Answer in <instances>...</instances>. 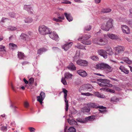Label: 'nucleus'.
I'll return each instance as SVG.
<instances>
[{"label": "nucleus", "mask_w": 132, "mask_h": 132, "mask_svg": "<svg viewBox=\"0 0 132 132\" xmlns=\"http://www.w3.org/2000/svg\"><path fill=\"white\" fill-rule=\"evenodd\" d=\"M91 28L92 27L88 25L85 27L84 30L87 31H89L91 29Z\"/></svg>", "instance_id": "obj_44"}, {"label": "nucleus", "mask_w": 132, "mask_h": 132, "mask_svg": "<svg viewBox=\"0 0 132 132\" xmlns=\"http://www.w3.org/2000/svg\"><path fill=\"white\" fill-rule=\"evenodd\" d=\"M72 44V42L67 43L62 45V47L64 50L66 51L71 47Z\"/></svg>", "instance_id": "obj_11"}, {"label": "nucleus", "mask_w": 132, "mask_h": 132, "mask_svg": "<svg viewBox=\"0 0 132 132\" xmlns=\"http://www.w3.org/2000/svg\"><path fill=\"white\" fill-rule=\"evenodd\" d=\"M111 101H112L117 102L119 101V99L115 96L111 98Z\"/></svg>", "instance_id": "obj_41"}, {"label": "nucleus", "mask_w": 132, "mask_h": 132, "mask_svg": "<svg viewBox=\"0 0 132 132\" xmlns=\"http://www.w3.org/2000/svg\"><path fill=\"white\" fill-rule=\"evenodd\" d=\"M77 73L83 77H85L87 75V73L85 71L82 70H78L77 71Z\"/></svg>", "instance_id": "obj_14"}, {"label": "nucleus", "mask_w": 132, "mask_h": 132, "mask_svg": "<svg viewBox=\"0 0 132 132\" xmlns=\"http://www.w3.org/2000/svg\"><path fill=\"white\" fill-rule=\"evenodd\" d=\"M68 68L70 70H75L76 68L74 65L72 63H70L68 67Z\"/></svg>", "instance_id": "obj_23"}, {"label": "nucleus", "mask_w": 132, "mask_h": 132, "mask_svg": "<svg viewBox=\"0 0 132 132\" xmlns=\"http://www.w3.org/2000/svg\"><path fill=\"white\" fill-rule=\"evenodd\" d=\"M130 15L132 17V9H131L130 10Z\"/></svg>", "instance_id": "obj_64"}, {"label": "nucleus", "mask_w": 132, "mask_h": 132, "mask_svg": "<svg viewBox=\"0 0 132 132\" xmlns=\"http://www.w3.org/2000/svg\"><path fill=\"white\" fill-rule=\"evenodd\" d=\"M49 34V36L50 38L52 39L55 40L56 41H58L59 40V37L58 35L56 34L55 32H51Z\"/></svg>", "instance_id": "obj_7"}, {"label": "nucleus", "mask_w": 132, "mask_h": 132, "mask_svg": "<svg viewBox=\"0 0 132 132\" xmlns=\"http://www.w3.org/2000/svg\"><path fill=\"white\" fill-rule=\"evenodd\" d=\"M104 48L105 49L107 52H110V54H113V52L112 51V49L111 47L109 46H105Z\"/></svg>", "instance_id": "obj_29"}, {"label": "nucleus", "mask_w": 132, "mask_h": 132, "mask_svg": "<svg viewBox=\"0 0 132 132\" xmlns=\"http://www.w3.org/2000/svg\"><path fill=\"white\" fill-rule=\"evenodd\" d=\"M77 121L79 122L80 123H84L85 122V121H83L82 120L79 119H77Z\"/></svg>", "instance_id": "obj_60"}, {"label": "nucleus", "mask_w": 132, "mask_h": 132, "mask_svg": "<svg viewBox=\"0 0 132 132\" xmlns=\"http://www.w3.org/2000/svg\"><path fill=\"white\" fill-rule=\"evenodd\" d=\"M82 94L86 96H89L90 95H92V94H91L88 93H83Z\"/></svg>", "instance_id": "obj_57"}, {"label": "nucleus", "mask_w": 132, "mask_h": 132, "mask_svg": "<svg viewBox=\"0 0 132 132\" xmlns=\"http://www.w3.org/2000/svg\"><path fill=\"white\" fill-rule=\"evenodd\" d=\"M123 60L126 63L128 64H130L132 63V62L129 60L128 59L127 57H125L123 58Z\"/></svg>", "instance_id": "obj_37"}, {"label": "nucleus", "mask_w": 132, "mask_h": 132, "mask_svg": "<svg viewBox=\"0 0 132 132\" xmlns=\"http://www.w3.org/2000/svg\"><path fill=\"white\" fill-rule=\"evenodd\" d=\"M1 130H3L4 132H5L7 130V127L6 126H3L1 128Z\"/></svg>", "instance_id": "obj_53"}, {"label": "nucleus", "mask_w": 132, "mask_h": 132, "mask_svg": "<svg viewBox=\"0 0 132 132\" xmlns=\"http://www.w3.org/2000/svg\"><path fill=\"white\" fill-rule=\"evenodd\" d=\"M58 18L60 19H61L62 20H64V16L63 15L61 16H59L58 17Z\"/></svg>", "instance_id": "obj_63"}, {"label": "nucleus", "mask_w": 132, "mask_h": 132, "mask_svg": "<svg viewBox=\"0 0 132 132\" xmlns=\"http://www.w3.org/2000/svg\"><path fill=\"white\" fill-rule=\"evenodd\" d=\"M9 47L10 49L12 50L15 49L17 48L16 45L12 43H10L9 44Z\"/></svg>", "instance_id": "obj_30"}, {"label": "nucleus", "mask_w": 132, "mask_h": 132, "mask_svg": "<svg viewBox=\"0 0 132 132\" xmlns=\"http://www.w3.org/2000/svg\"><path fill=\"white\" fill-rule=\"evenodd\" d=\"M39 33L44 35L49 34L50 30V29L44 25H42L39 26Z\"/></svg>", "instance_id": "obj_2"}, {"label": "nucleus", "mask_w": 132, "mask_h": 132, "mask_svg": "<svg viewBox=\"0 0 132 132\" xmlns=\"http://www.w3.org/2000/svg\"><path fill=\"white\" fill-rule=\"evenodd\" d=\"M47 50L45 48H41L38 50L37 51V54H40L43 52H45Z\"/></svg>", "instance_id": "obj_33"}, {"label": "nucleus", "mask_w": 132, "mask_h": 132, "mask_svg": "<svg viewBox=\"0 0 132 132\" xmlns=\"http://www.w3.org/2000/svg\"><path fill=\"white\" fill-rule=\"evenodd\" d=\"M5 47L2 45H0V51H5Z\"/></svg>", "instance_id": "obj_49"}, {"label": "nucleus", "mask_w": 132, "mask_h": 132, "mask_svg": "<svg viewBox=\"0 0 132 132\" xmlns=\"http://www.w3.org/2000/svg\"><path fill=\"white\" fill-rule=\"evenodd\" d=\"M34 81V79L32 77L30 78L29 80V84L30 85L33 84Z\"/></svg>", "instance_id": "obj_43"}, {"label": "nucleus", "mask_w": 132, "mask_h": 132, "mask_svg": "<svg viewBox=\"0 0 132 132\" xmlns=\"http://www.w3.org/2000/svg\"><path fill=\"white\" fill-rule=\"evenodd\" d=\"M7 18H3L0 21V23L1 24H2L3 23L5 22V20H7Z\"/></svg>", "instance_id": "obj_45"}, {"label": "nucleus", "mask_w": 132, "mask_h": 132, "mask_svg": "<svg viewBox=\"0 0 132 132\" xmlns=\"http://www.w3.org/2000/svg\"><path fill=\"white\" fill-rule=\"evenodd\" d=\"M20 36L22 38L27 40H30L31 38L30 36H29L28 35L25 34L24 33L22 34Z\"/></svg>", "instance_id": "obj_19"}, {"label": "nucleus", "mask_w": 132, "mask_h": 132, "mask_svg": "<svg viewBox=\"0 0 132 132\" xmlns=\"http://www.w3.org/2000/svg\"><path fill=\"white\" fill-rule=\"evenodd\" d=\"M95 3L96 4H98L101 2V0H94Z\"/></svg>", "instance_id": "obj_62"}, {"label": "nucleus", "mask_w": 132, "mask_h": 132, "mask_svg": "<svg viewBox=\"0 0 132 132\" xmlns=\"http://www.w3.org/2000/svg\"><path fill=\"white\" fill-rule=\"evenodd\" d=\"M10 109L12 110L14 112H15L16 111V109L18 108L14 105L13 102H12L11 101H10Z\"/></svg>", "instance_id": "obj_17"}, {"label": "nucleus", "mask_w": 132, "mask_h": 132, "mask_svg": "<svg viewBox=\"0 0 132 132\" xmlns=\"http://www.w3.org/2000/svg\"><path fill=\"white\" fill-rule=\"evenodd\" d=\"M17 14L16 15L14 12H12L10 14V16L12 18H16Z\"/></svg>", "instance_id": "obj_50"}, {"label": "nucleus", "mask_w": 132, "mask_h": 132, "mask_svg": "<svg viewBox=\"0 0 132 132\" xmlns=\"http://www.w3.org/2000/svg\"><path fill=\"white\" fill-rule=\"evenodd\" d=\"M64 15L67 20L70 22L73 20V18L70 14H68L66 13H64Z\"/></svg>", "instance_id": "obj_20"}, {"label": "nucleus", "mask_w": 132, "mask_h": 132, "mask_svg": "<svg viewBox=\"0 0 132 132\" xmlns=\"http://www.w3.org/2000/svg\"><path fill=\"white\" fill-rule=\"evenodd\" d=\"M119 69L121 71L126 74H128L129 73V71L127 69L123 66L121 65L119 68Z\"/></svg>", "instance_id": "obj_24"}, {"label": "nucleus", "mask_w": 132, "mask_h": 132, "mask_svg": "<svg viewBox=\"0 0 132 132\" xmlns=\"http://www.w3.org/2000/svg\"><path fill=\"white\" fill-rule=\"evenodd\" d=\"M106 36V35H104V37H99L94 38L93 40V43L101 46L105 45L108 43L107 41L105 38Z\"/></svg>", "instance_id": "obj_1"}, {"label": "nucleus", "mask_w": 132, "mask_h": 132, "mask_svg": "<svg viewBox=\"0 0 132 132\" xmlns=\"http://www.w3.org/2000/svg\"><path fill=\"white\" fill-rule=\"evenodd\" d=\"M91 37L90 35L89 34L88 35H85L83 37V40H87L89 39Z\"/></svg>", "instance_id": "obj_42"}, {"label": "nucleus", "mask_w": 132, "mask_h": 132, "mask_svg": "<svg viewBox=\"0 0 132 132\" xmlns=\"http://www.w3.org/2000/svg\"><path fill=\"white\" fill-rule=\"evenodd\" d=\"M98 108L99 109V110L101 113H104L106 112V108L103 106H99Z\"/></svg>", "instance_id": "obj_21"}, {"label": "nucleus", "mask_w": 132, "mask_h": 132, "mask_svg": "<svg viewBox=\"0 0 132 132\" xmlns=\"http://www.w3.org/2000/svg\"><path fill=\"white\" fill-rule=\"evenodd\" d=\"M77 112V111L74 109H73L71 111V113L72 114H75Z\"/></svg>", "instance_id": "obj_54"}, {"label": "nucleus", "mask_w": 132, "mask_h": 132, "mask_svg": "<svg viewBox=\"0 0 132 132\" xmlns=\"http://www.w3.org/2000/svg\"><path fill=\"white\" fill-rule=\"evenodd\" d=\"M15 125V124L14 121H12L10 123V126H11L14 127Z\"/></svg>", "instance_id": "obj_58"}, {"label": "nucleus", "mask_w": 132, "mask_h": 132, "mask_svg": "<svg viewBox=\"0 0 132 132\" xmlns=\"http://www.w3.org/2000/svg\"><path fill=\"white\" fill-rule=\"evenodd\" d=\"M29 130L31 132H33L35 131V129L32 127H30L29 128Z\"/></svg>", "instance_id": "obj_61"}, {"label": "nucleus", "mask_w": 132, "mask_h": 132, "mask_svg": "<svg viewBox=\"0 0 132 132\" xmlns=\"http://www.w3.org/2000/svg\"><path fill=\"white\" fill-rule=\"evenodd\" d=\"M96 68L97 69H100L101 70V63L98 64L96 66Z\"/></svg>", "instance_id": "obj_52"}, {"label": "nucleus", "mask_w": 132, "mask_h": 132, "mask_svg": "<svg viewBox=\"0 0 132 132\" xmlns=\"http://www.w3.org/2000/svg\"><path fill=\"white\" fill-rule=\"evenodd\" d=\"M90 111V108L89 106H88L87 104H86L85 106L82 108L81 109V111L83 113L88 112Z\"/></svg>", "instance_id": "obj_16"}, {"label": "nucleus", "mask_w": 132, "mask_h": 132, "mask_svg": "<svg viewBox=\"0 0 132 132\" xmlns=\"http://www.w3.org/2000/svg\"><path fill=\"white\" fill-rule=\"evenodd\" d=\"M121 28L122 31L124 33L127 34H128L129 33V29L126 26H122Z\"/></svg>", "instance_id": "obj_15"}, {"label": "nucleus", "mask_w": 132, "mask_h": 132, "mask_svg": "<svg viewBox=\"0 0 132 132\" xmlns=\"http://www.w3.org/2000/svg\"><path fill=\"white\" fill-rule=\"evenodd\" d=\"M90 57L91 59L94 61H97L99 60L98 57L95 55L92 56H90Z\"/></svg>", "instance_id": "obj_32"}, {"label": "nucleus", "mask_w": 132, "mask_h": 132, "mask_svg": "<svg viewBox=\"0 0 132 132\" xmlns=\"http://www.w3.org/2000/svg\"><path fill=\"white\" fill-rule=\"evenodd\" d=\"M112 19H110L106 24H102L101 26V28L103 30L106 31H108L109 29L112 28Z\"/></svg>", "instance_id": "obj_3"}, {"label": "nucleus", "mask_w": 132, "mask_h": 132, "mask_svg": "<svg viewBox=\"0 0 132 132\" xmlns=\"http://www.w3.org/2000/svg\"><path fill=\"white\" fill-rule=\"evenodd\" d=\"M72 75L69 72H66L64 75L65 78L67 79L71 78Z\"/></svg>", "instance_id": "obj_31"}, {"label": "nucleus", "mask_w": 132, "mask_h": 132, "mask_svg": "<svg viewBox=\"0 0 132 132\" xmlns=\"http://www.w3.org/2000/svg\"><path fill=\"white\" fill-rule=\"evenodd\" d=\"M97 53L99 55L103 56L104 58L106 59L107 58L108 53L105 50L103 49H99L98 50Z\"/></svg>", "instance_id": "obj_6"}, {"label": "nucleus", "mask_w": 132, "mask_h": 132, "mask_svg": "<svg viewBox=\"0 0 132 132\" xmlns=\"http://www.w3.org/2000/svg\"><path fill=\"white\" fill-rule=\"evenodd\" d=\"M95 119L94 117L93 116H91L86 117L85 118L84 121L85 122L88 121H92L94 120Z\"/></svg>", "instance_id": "obj_25"}, {"label": "nucleus", "mask_w": 132, "mask_h": 132, "mask_svg": "<svg viewBox=\"0 0 132 132\" xmlns=\"http://www.w3.org/2000/svg\"><path fill=\"white\" fill-rule=\"evenodd\" d=\"M98 80L99 81L101 82L99 85L101 87H110L112 86V84L109 83L110 81L108 80L100 79Z\"/></svg>", "instance_id": "obj_4"}, {"label": "nucleus", "mask_w": 132, "mask_h": 132, "mask_svg": "<svg viewBox=\"0 0 132 132\" xmlns=\"http://www.w3.org/2000/svg\"><path fill=\"white\" fill-rule=\"evenodd\" d=\"M120 20L122 22H127V21L124 18H121L120 19Z\"/></svg>", "instance_id": "obj_55"}, {"label": "nucleus", "mask_w": 132, "mask_h": 132, "mask_svg": "<svg viewBox=\"0 0 132 132\" xmlns=\"http://www.w3.org/2000/svg\"><path fill=\"white\" fill-rule=\"evenodd\" d=\"M111 11V9L107 8L103 9L102 12L103 13H108L110 12Z\"/></svg>", "instance_id": "obj_35"}, {"label": "nucleus", "mask_w": 132, "mask_h": 132, "mask_svg": "<svg viewBox=\"0 0 132 132\" xmlns=\"http://www.w3.org/2000/svg\"><path fill=\"white\" fill-rule=\"evenodd\" d=\"M107 36L110 39L112 40H117L119 38L118 36L112 34L108 33Z\"/></svg>", "instance_id": "obj_12"}, {"label": "nucleus", "mask_w": 132, "mask_h": 132, "mask_svg": "<svg viewBox=\"0 0 132 132\" xmlns=\"http://www.w3.org/2000/svg\"><path fill=\"white\" fill-rule=\"evenodd\" d=\"M61 81L62 82L63 84L65 85H67V84L66 81L65 80V78H63L62 79Z\"/></svg>", "instance_id": "obj_47"}, {"label": "nucleus", "mask_w": 132, "mask_h": 132, "mask_svg": "<svg viewBox=\"0 0 132 132\" xmlns=\"http://www.w3.org/2000/svg\"><path fill=\"white\" fill-rule=\"evenodd\" d=\"M101 70L106 69L109 72H110L112 71L111 67L108 64L103 63H101Z\"/></svg>", "instance_id": "obj_10"}, {"label": "nucleus", "mask_w": 132, "mask_h": 132, "mask_svg": "<svg viewBox=\"0 0 132 132\" xmlns=\"http://www.w3.org/2000/svg\"><path fill=\"white\" fill-rule=\"evenodd\" d=\"M24 105L25 108H27L29 106V103L27 102H25L24 103Z\"/></svg>", "instance_id": "obj_56"}, {"label": "nucleus", "mask_w": 132, "mask_h": 132, "mask_svg": "<svg viewBox=\"0 0 132 132\" xmlns=\"http://www.w3.org/2000/svg\"><path fill=\"white\" fill-rule=\"evenodd\" d=\"M45 96V93L42 92H41L40 96L37 97V101H39L41 104L42 103V101L44 100Z\"/></svg>", "instance_id": "obj_8"}, {"label": "nucleus", "mask_w": 132, "mask_h": 132, "mask_svg": "<svg viewBox=\"0 0 132 132\" xmlns=\"http://www.w3.org/2000/svg\"><path fill=\"white\" fill-rule=\"evenodd\" d=\"M18 56L19 58L20 59H23L25 57L23 53L20 52H18Z\"/></svg>", "instance_id": "obj_28"}, {"label": "nucleus", "mask_w": 132, "mask_h": 132, "mask_svg": "<svg viewBox=\"0 0 132 132\" xmlns=\"http://www.w3.org/2000/svg\"><path fill=\"white\" fill-rule=\"evenodd\" d=\"M85 86L87 90H89V91H91L92 90L93 87L90 84H86Z\"/></svg>", "instance_id": "obj_36"}, {"label": "nucleus", "mask_w": 132, "mask_h": 132, "mask_svg": "<svg viewBox=\"0 0 132 132\" xmlns=\"http://www.w3.org/2000/svg\"><path fill=\"white\" fill-rule=\"evenodd\" d=\"M63 92L64 94V100L65 102V104L66 105L65 110L66 111H68V109L69 105L68 103V101H67V93L68 91L64 88L63 89Z\"/></svg>", "instance_id": "obj_5"}, {"label": "nucleus", "mask_w": 132, "mask_h": 132, "mask_svg": "<svg viewBox=\"0 0 132 132\" xmlns=\"http://www.w3.org/2000/svg\"><path fill=\"white\" fill-rule=\"evenodd\" d=\"M53 21L59 22H62V21L60 19L56 18H53Z\"/></svg>", "instance_id": "obj_51"}, {"label": "nucleus", "mask_w": 132, "mask_h": 132, "mask_svg": "<svg viewBox=\"0 0 132 132\" xmlns=\"http://www.w3.org/2000/svg\"><path fill=\"white\" fill-rule=\"evenodd\" d=\"M62 3L63 4H70L71 3L69 1H67L66 0H64L61 3Z\"/></svg>", "instance_id": "obj_46"}, {"label": "nucleus", "mask_w": 132, "mask_h": 132, "mask_svg": "<svg viewBox=\"0 0 132 132\" xmlns=\"http://www.w3.org/2000/svg\"><path fill=\"white\" fill-rule=\"evenodd\" d=\"M77 64L81 66H86L88 64V62L85 60L79 59L77 61Z\"/></svg>", "instance_id": "obj_9"}, {"label": "nucleus", "mask_w": 132, "mask_h": 132, "mask_svg": "<svg viewBox=\"0 0 132 132\" xmlns=\"http://www.w3.org/2000/svg\"><path fill=\"white\" fill-rule=\"evenodd\" d=\"M83 40L82 41V43L85 45H90L91 43V42L90 40Z\"/></svg>", "instance_id": "obj_34"}, {"label": "nucleus", "mask_w": 132, "mask_h": 132, "mask_svg": "<svg viewBox=\"0 0 132 132\" xmlns=\"http://www.w3.org/2000/svg\"><path fill=\"white\" fill-rule=\"evenodd\" d=\"M16 28L15 27H12L11 26H10L9 27V30H10L11 31H13L16 30Z\"/></svg>", "instance_id": "obj_48"}, {"label": "nucleus", "mask_w": 132, "mask_h": 132, "mask_svg": "<svg viewBox=\"0 0 132 132\" xmlns=\"http://www.w3.org/2000/svg\"><path fill=\"white\" fill-rule=\"evenodd\" d=\"M107 91L112 93H114L115 92L114 90L109 88H108Z\"/></svg>", "instance_id": "obj_59"}, {"label": "nucleus", "mask_w": 132, "mask_h": 132, "mask_svg": "<svg viewBox=\"0 0 132 132\" xmlns=\"http://www.w3.org/2000/svg\"><path fill=\"white\" fill-rule=\"evenodd\" d=\"M88 106L90 108H98L99 107V105L97 103H91L87 104Z\"/></svg>", "instance_id": "obj_18"}, {"label": "nucleus", "mask_w": 132, "mask_h": 132, "mask_svg": "<svg viewBox=\"0 0 132 132\" xmlns=\"http://www.w3.org/2000/svg\"><path fill=\"white\" fill-rule=\"evenodd\" d=\"M114 50L116 53H119L125 50L124 47L121 46H118L117 47L114 48Z\"/></svg>", "instance_id": "obj_13"}, {"label": "nucleus", "mask_w": 132, "mask_h": 132, "mask_svg": "<svg viewBox=\"0 0 132 132\" xmlns=\"http://www.w3.org/2000/svg\"><path fill=\"white\" fill-rule=\"evenodd\" d=\"M67 132H76V129L73 127H70L68 130Z\"/></svg>", "instance_id": "obj_39"}, {"label": "nucleus", "mask_w": 132, "mask_h": 132, "mask_svg": "<svg viewBox=\"0 0 132 132\" xmlns=\"http://www.w3.org/2000/svg\"><path fill=\"white\" fill-rule=\"evenodd\" d=\"M33 19L32 18L30 17H27L25 18L24 20V22L26 23H31Z\"/></svg>", "instance_id": "obj_26"}, {"label": "nucleus", "mask_w": 132, "mask_h": 132, "mask_svg": "<svg viewBox=\"0 0 132 132\" xmlns=\"http://www.w3.org/2000/svg\"><path fill=\"white\" fill-rule=\"evenodd\" d=\"M75 47L79 49H83L84 48V46L79 43H78L75 45Z\"/></svg>", "instance_id": "obj_40"}, {"label": "nucleus", "mask_w": 132, "mask_h": 132, "mask_svg": "<svg viewBox=\"0 0 132 132\" xmlns=\"http://www.w3.org/2000/svg\"><path fill=\"white\" fill-rule=\"evenodd\" d=\"M24 9L29 12H30L31 11V10H32V8L30 5H24Z\"/></svg>", "instance_id": "obj_22"}, {"label": "nucleus", "mask_w": 132, "mask_h": 132, "mask_svg": "<svg viewBox=\"0 0 132 132\" xmlns=\"http://www.w3.org/2000/svg\"><path fill=\"white\" fill-rule=\"evenodd\" d=\"M68 121L70 125H76L77 123V122L73 119H68Z\"/></svg>", "instance_id": "obj_27"}, {"label": "nucleus", "mask_w": 132, "mask_h": 132, "mask_svg": "<svg viewBox=\"0 0 132 132\" xmlns=\"http://www.w3.org/2000/svg\"><path fill=\"white\" fill-rule=\"evenodd\" d=\"M94 94L96 96L100 98H103L104 96L103 95H101L99 92H96L94 93Z\"/></svg>", "instance_id": "obj_38"}]
</instances>
